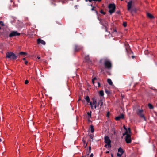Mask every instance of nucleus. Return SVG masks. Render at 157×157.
I'll use <instances>...</instances> for the list:
<instances>
[{
    "label": "nucleus",
    "instance_id": "26",
    "mask_svg": "<svg viewBox=\"0 0 157 157\" xmlns=\"http://www.w3.org/2000/svg\"><path fill=\"white\" fill-rule=\"evenodd\" d=\"M105 92L107 94H110V91L109 90H107L105 89Z\"/></svg>",
    "mask_w": 157,
    "mask_h": 157
},
{
    "label": "nucleus",
    "instance_id": "48",
    "mask_svg": "<svg viewBox=\"0 0 157 157\" xmlns=\"http://www.w3.org/2000/svg\"><path fill=\"white\" fill-rule=\"evenodd\" d=\"M107 144H105V146H104L105 147H106V148H107V147H108V146H107Z\"/></svg>",
    "mask_w": 157,
    "mask_h": 157
},
{
    "label": "nucleus",
    "instance_id": "61",
    "mask_svg": "<svg viewBox=\"0 0 157 157\" xmlns=\"http://www.w3.org/2000/svg\"><path fill=\"white\" fill-rule=\"evenodd\" d=\"M90 2H91L92 1V0H88Z\"/></svg>",
    "mask_w": 157,
    "mask_h": 157
},
{
    "label": "nucleus",
    "instance_id": "44",
    "mask_svg": "<svg viewBox=\"0 0 157 157\" xmlns=\"http://www.w3.org/2000/svg\"><path fill=\"white\" fill-rule=\"evenodd\" d=\"M91 152V150H90H90L89 151V152H88V153L87 154V155H89V154Z\"/></svg>",
    "mask_w": 157,
    "mask_h": 157
},
{
    "label": "nucleus",
    "instance_id": "29",
    "mask_svg": "<svg viewBox=\"0 0 157 157\" xmlns=\"http://www.w3.org/2000/svg\"><path fill=\"white\" fill-rule=\"evenodd\" d=\"M121 118H120V117H119V116H117V117H116L115 119V120H116V121H119L120 120Z\"/></svg>",
    "mask_w": 157,
    "mask_h": 157
},
{
    "label": "nucleus",
    "instance_id": "16",
    "mask_svg": "<svg viewBox=\"0 0 157 157\" xmlns=\"http://www.w3.org/2000/svg\"><path fill=\"white\" fill-rule=\"evenodd\" d=\"M118 152H119L121 154H123L124 152L123 149L121 147H119L118 149Z\"/></svg>",
    "mask_w": 157,
    "mask_h": 157
},
{
    "label": "nucleus",
    "instance_id": "21",
    "mask_svg": "<svg viewBox=\"0 0 157 157\" xmlns=\"http://www.w3.org/2000/svg\"><path fill=\"white\" fill-rule=\"evenodd\" d=\"M148 106L149 107V108L151 109H153L154 108L153 106L152 105H151L150 103H149L148 104Z\"/></svg>",
    "mask_w": 157,
    "mask_h": 157
},
{
    "label": "nucleus",
    "instance_id": "28",
    "mask_svg": "<svg viewBox=\"0 0 157 157\" xmlns=\"http://www.w3.org/2000/svg\"><path fill=\"white\" fill-rule=\"evenodd\" d=\"M120 118L121 119H124V115L123 114H121L119 116Z\"/></svg>",
    "mask_w": 157,
    "mask_h": 157
},
{
    "label": "nucleus",
    "instance_id": "59",
    "mask_svg": "<svg viewBox=\"0 0 157 157\" xmlns=\"http://www.w3.org/2000/svg\"><path fill=\"white\" fill-rule=\"evenodd\" d=\"M13 0H10V2H13Z\"/></svg>",
    "mask_w": 157,
    "mask_h": 157
},
{
    "label": "nucleus",
    "instance_id": "23",
    "mask_svg": "<svg viewBox=\"0 0 157 157\" xmlns=\"http://www.w3.org/2000/svg\"><path fill=\"white\" fill-rule=\"evenodd\" d=\"M99 93L100 95L101 96H103L104 95V92L103 90L100 91Z\"/></svg>",
    "mask_w": 157,
    "mask_h": 157
},
{
    "label": "nucleus",
    "instance_id": "8",
    "mask_svg": "<svg viewBox=\"0 0 157 157\" xmlns=\"http://www.w3.org/2000/svg\"><path fill=\"white\" fill-rule=\"evenodd\" d=\"M82 48L83 47L81 45L76 44L74 46V50L75 52H77L81 50Z\"/></svg>",
    "mask_w": 157,
    "mask_h": 157
},
{
    "label": "nucleus",
    "instance_id": "30",
    "mask_svg": "<svg viewBox=\"0 0 157 157\" xmlns=\"http://www.w3.org/2000/svg\"><path fill=\"white\" fill-rule=\"evenodd\" d=\"M123 25L124 27H126L127 26V23L125 22H124L123 24Z\"/></svg>",
    "mask_w": 157,
    "mask_h": 157
},
{
    "label": "nucleus",
    "instance_id": "20",
    "mask_svg": "<svg viewBox=\"0 0 157 157\" xmlns=\"http://www.w3.org/2000/svg\"><path fill=\"white\" fill-rule=\"evenodd\" d=\"M86 101L87 102V103H90V98L88 96H86L85 98Z\"/></svg>",
    "mask_w": 157,
    "mask_h": 157
},
{
    "label": "nucleus",
    "instance_id": "32",
    "mask_svg": "<svg viewBox=\"0 0 157 157\" xmlns=\"http://www.w3.org/2000/svg\"><path fill=\"white\" fill-rule=\"evenodd\" d=\"M128 134V131H126L123 134V136H124L125 135H127Z\"/></svg>",
    "mask_w": 157,
    "mask_h": 157
},
{
    "label": "nucleus",
    "instance_id": "64",
    "mask_svg": "<svg viewBox=\"0 0 157 157\" xmlns=\"http://www.w3.org/2000/svg\"><path fill=\"white\" fill-rule=\"evenodd\" d=\"M82 101V102H85V101H84V100H83V101Z\"/></svg>",
    "mask_w": 157,
    "mask_h": 157
},
{
    "label": "nucleus",
    "instance_id": "27",
    "mask_svg": "<svg viewBox=\"0 0 157 157\" xmlns=\"http://www.w3.org/2000/svg\"><path fill=\"white\" fill-rule=\"evenodd\" d=\"M113 32H116L117 33H119V32H117V30L116 29V27H114L113 28Z\"/></svg>",
    "mask_w": 157,
    "mask_h": 157
},
{
    "label": "nucleus",
    "instance_id": "58",
    "mask_svg": "<svg viewBox=\"0 0 157 157\" xmlns=\"http://www.w3.org/2000/svg\"><path fill=\"white\" fill-rule=\"evenodd\" d=\"M101 0H98V2H101Z\"/></svg>",
    "mask_w": 157,
    "mask_h": 157
},
{
    "label": "nucleus",
    "instance_id": "60",
    "mask_svg": "<svg viewBox=\"0 0 157 157\" xmlns=\"http://www.w3.org/2000/svg\"><path fill=\"white\" fill-rule=\"evenodd\" d=\"M103 71H104V70H103V69H101V71L102 72Z\"/></svg>",
    "mask_w": 157,
    "mask_h": 157
},
{
    "label": "nucleus",
    "instance_id": "19",
    "mask_svg": "<svg viewBox=\"0 0 157 157\" xmlns=\"http://www.w3.org/2000/svg\"><path fill=\"white\" fill-rule=\"evenodd\" d=\"M19 55H24L25 56H26V55H27V53L25 52H19V54L18 55V56H19Z\"/></svg>",
    "mask_w": 157,
    "mask_h": 157
},
{
    "label": "nucleus",
    "instance_id": "52",
    "mask_svg": "<svg viewBox=\"0 0 157 157\" xmlns=\"http://www.w3.org/2000/svg\"><path fill=\"white\" fill-rule=\"evenodd\" d=\"M131 57L133 59L134 58L135 56L133 55L131 56Z\"/></svg>",
    "mask_w": 157,
    "mask_h": 157
},
{
    "label": "nucleus",
    "instance_id": "38",
    "mask_svg": "<svg viewBox=\"0 0 157 157\" xmlns=\"http://www.w3.org/2000/svg\"><path fill=\"white\" fill-rule=\"evenodd\" d=\"M128 132H129V133H130L131 132V131H130V128H128Z\"/></svg>",
    "mask_w": 157,
    "mask_h": 157
},
{
    "label": "nucleus",
    "instance_id": "13",
    "mask_svg": "<svg viewBox=\"0 0 157 157\" xmlns=\"http://www.w3.org/2000/svg\"><path fill=\"white\" fill-rule=\"evenodd\" d=\"M132 1L131 0L129 1L127 4L128 10H129L132 7Z\"/></svg>",
    "mask_w": 157,
    "mask_h": 157
},
{
    "label": "nucleus",
    "instance_id": "14",
    "mask_svg": "<svg viewBox=\"0 0 157 157\" xmlns=\"http://www.w3.org/2000/svg\"><path fill=\"white\" fill-rule=\"evenodd\" d=\"M85 59L86 60V61L87 62L89 63L90 62L89 55H88L85 56Z\"/></svg>",
    "mask_w": 157,
    "mask_h": 157
},
{
    "label": "nucleus",
    "instance_id": "1",
    "mask_svg": "<svg viewBox=\"0 0 157 157\" xmlns=\"http://www.w3.org/2000/svg\"><path fill=\"white\" fill-rule=\"evenodd\" d=\"M17 56L12 52H8L6 54V57L11 60H14L17 58Z\"/></svg>",
    "mask_w": 157,
    "mask_h": 157
},
{
    "label": "nucleus",
    "instance_id": "12",
    "mask_svg": "<svg viewBox=\"0 0 157 157\" xmlns=\"http://www.w3.org/2000/svg\"><path fill=\"white\" fill-rule=\"evenodd\" d=\"M98 19L100 21V23L104 27L106 26L107 22L105 20L101 21L98 17Z\"/></svg>",
    "mask_w": 157,
    "mask_h": 157
},
{
    "label": "nucleus",
    "instance_id": "47",
    "mask_svg": "<svg viewBox=\"0 0 157 157\" xmlns=\"http://www.w3.org/2000/svg\"><path fill=\"white\" fill-rule=\"evenodd\" d=\"M28 63V62L27 61H25V63L26 64V65H27Z\"/></svg>",
    "mask_w": 157,
    "mask_h": 157
},
{
    "label": "nucleus",
    "instance_id": "34",
    "mask_svg": "<svg viewBox=\"0 0 157 157\" xmlns=\"http://www.w3.org/2000/svg\"><path fill=\"white\" fill-rule=\"evenodd\" d=\"M107 144L108 147H111V143H108Z\"/></svg>",
    "mask_w": 157,
    "mask_h": 157
},
{
    "label": "nucleus",
    "instance_id": "6",
    "mask_svg": "<svg viewBox=\"0 0 157 157\" xmlns=\"http://www.w3.org/2000/svg\"><path fill=\"white\" fill-rule=\"evenodd\" d=\"M20 33L17 32V31H13L11 32L9 35L10 37H12L16 36H19Z\"/></svg>",
    "mask_w": 157,
    "mask_h": 157
},
{
    "label": "nucleus",
    "instance_id": "10",
    "mask_svg": "<svg viewBox=\"0 0 157 157\" xmlns=\"http://www.w3.org/2000/svg\"><path fill=\"white\" fill-rule=\"evenodd\" d=\"M104 141L106 144L111 143V140L108 136H105L104 137Z\"/></svg>",
    "mask_w": 157,
    "mask_h": 157
},
{
    "label": "nucleus",
    "instance_id": "49",
    "mask_svg": "<svg viewBox=\"0 0 157 157\" xmlns=\"http://www.w3.org/2000/svg\"><path fill=\"white\" fill-rule=\"evenodd\" d=\"M94 7H93L92 8V9H91V10H94Z\"/></svg>",
    "mask_w": 157,
    "mask_h": 157
},
{
    "label": "nucleus",
    "instance_id": "51",
    "mask_svg": "<svg viewBox=\"0 0 157 157\" xmlns=\"http://www.w3.org/2000/svg\"><path fill=\"white\" fill-rule=\"evenodd\" d=\"M92 82L93 84H94L95 83L94 81L92 80Z\"/></svg>",
    "mask_w": 157,
    "mask_h": 157
},
{
    "label": "nucleus",
    "instance_id": "55",
    "mask_svg": "<svg viewBox=\"0 0 157 157\" xmlns=\"http://www.w3.org/2000/svg\"><path fill=\"white\" fill-rule=\"evenodd\" d=\"M37 58L38 59H40V57L37 56Z\"/></svg>",
    "mask_w": 157,
    "mask_h": 157
},
{
    "label": "nucleus",
    "instance_id": "36",
    "mask_svg": "<svg viewBox=\"0 0 157 157\" xmlns=\"http://www.w3.org/2000/svg\"><path fill=\"white\" fill-rule=\"evenodd\" d=\"M123 127H124V129L126 130V131H128L127 129V128H126L125 125H124L123 126Z\"/></svg>",
    "mask_w": 157,
    "mask_h": 157
},
{
    "label": "nucleus",
    "instance_id": "9",
    "mask_svg": "<svg viewBox=\"0 0 157 157\" xmlns=\"http://www.w3.org/2000/svg\"><path fill=\"white\" fill-rule=\"evenodd\" d=\"M92 100L93 101V102L92 103L91 102H90V105L91 109H93V105L96 104L97 101L96 99L94 98H93Z\"/></svg>",
    "mask_w": 157,
    "mask_h": 157
},
{
    "label": "nucleus",
    "instance_id": "56",
    "mask_svg": "<svg viewBox=\"0 0 157 157\" xmlns=\"http://www.w3.org/2000/svg\"><path fill=\"white\" fill-rule=\"evenodd\" d=\"M106 153H109V151H106Z\"/></svg>",
    "mask_w": 157,
    "mask_h": 157
},
{
    "label": "nucleus",
    "instance_id": "37",
    "mask_svg": "<svg viewBox=\"0 0 157 157\" xmlns=\"http://www.w3.org/2000/svg\"><path fill=\"white\" fill-rule=\"evenodd\" d=\"M92 80L95 81V80H97V78L96 77H94L92 79Z\"/></svg>",
    "mask_w": 157,
    "mask_h": 157
},
{
    "label": "nucleus",
    "instance_id": "18",
    "mask_svg": "<svg viewBox=\"0 0 157 157\" xmlns=\"http://www.w3.org/2000/svg\"><path fill=\"white\" fill-rule=\"evenodd\" d=\"M107 82L110 85H113V83L112 82L111 79L110 78H108L107 79Z\"/></svg>",
    "mask_w": 157,
    "mask_h": 157
},
{
    "label": "nucleus",
    "instance_id": "2",
    "mask_svg": "<svg viewBox=\"0 0 157 157\" xmlns=\"http://www.w3.org/2000/svg\"><path fill=\"white\" fill-rule=\"evenodd\" d=\"M104 65L105 68L110 69L111 68L112 65L111 62L109 60L105 59L104 62Z\"/></svg>",
    "mask_w": 157,
    "mask_h": 157
},
{
    "label": "nucleus",
    "instance_id": "62",
    "mask_svg": "<svg viewBox=\"0 0 157 157\" xmlns=\"http://www.w3.org/2000/svg\"><path fill=\"white\" fill-rule=\"evenodd\" d=\"M96 11V13L97 14V13H98V12H97V11Z\"/></svg>",
    "mask_w": 157,
    "mask_h": 157
},
{
    "label": "nucleus",
    "instance_id": "31",
    "mask_svg": "<svg viewBox=\"0 0 157 157\" xmlns=\"http://www.w3.org/2000/svg\"><path fill=\"white\" fill-rule=\"evenodd\" d=\"M101 13L103 14L104 15L105 14V13L102 10H101L100 11Z\"/></svg>",
    "mask_w": 157,
    "mask_h": 157
},
{
    "label": "nucleus",
    "instance_id": "46",
    "mask_svg": "<svg viewBox=\"0 0 157 157\" xmlns=\"http://www.w3.org/2000/svg\"><path fill=\"white\" fill-rule=\"evenodd\" d=\"M91 146H90L89 147V150H91Z\"/></svg>",
    "mask_w": 157,
    "mask_h": 157
},
{
    "label": "nucleus",
    "instance_id": "5",
    "mask_svg": "<svg viewBox=\"0 0 157 157\" xmlns=\"http://www.w3.org/2000/svg\"><path fill=\"white\" fill-rule=\"evenodd\" d=\"M124 46H125V50L126 52H127L128 54V56H129V57H130L129 55L132 53L133 54V52L130 48V46L127 43L125 44Z\"/></svg>",
    "mask_w": 157,
    "mask_h": 157
},
{
    "label": "nucleus",
    "instance_id": "15",
    "mask_svg": "<svg viewBox=\"0 0 157 157\" xmlns=\"http://www.w3.org/2000/svg\"><path fill=\"white\" fill-rule=\"evenodd\" d=\"M91 113L92 112L91 111L90 112H87V114L88 115L87 118L88 120L90 119V118L91 117Z\"/></svg>",
    "mask_w": 157,
    "mask_h": 157
},
{
    "label": "nucleus",
    "instance_id": "43",
    "mask_svg": "<svg viewBox=\"0 0 157 157\" xmlns=\"http://www.w3.org/2000/svg\"><path fill=\"white\" fill-rule=\"evenodd\" d=\"M105 29L106 31H107V27L106 26H105Z\"/></svg>",
    "mask_w": 157,
    "mask_h": 157
},
{
    "label": "nucleus",
    "instance_id": "11",
    "mask_svg": "<svg viewBox=\"0 0 157 157\" xmlns=\"http://www.w3.org/2000/svg\"><path fill=\"white\" fill-rule=\"evenodd\" d=\"M37 43L38 44H41L43 45H45V42L41 40L40 38H39L37 40Z\"/></svg>",
    "mask_w": 157,
    "mask_h": 157
},
{
    "label": "nucleus",
    "instance_id": "57",
    "mask_svg": "<svg viewBox=\"0 0 157 157\" xmlns=\"http://www.w3.org/2000/svg\"><path fill=\"white\" fill-rule=\"evenodd\" d=\"M111 157H113V154H111Z\"/></svg>",
    "mask_w": 157,
    "mask_h": 157
},
{
    "label": "nucleus",
    "instance_id": "7",
    "mask_svg": "<svg viewBox=\"0 0 157 157\" xmlns=\"http://www.w3.org/2000/svg\"><path fill=\"white\" fill-rule=\"evenodd\" d=\"M125 140L127 143L129 144L131 142V136L130 134H127L125 137Z\"/></svg>",
    "mask_w": 157,
    "mask_h": 157
},
{
    "label": "nucleus",
    "instance_id": "63",
    "mask_svg": "<svg viewBox=\"0 0 157 157\" xmlns=\"http://www.w3.org/2000/svg\"><path fill=\"white\" fill-rule=\"evenodd\" d=\"M98 0H94V1H98Z\"/></svg>",
    "mask_w": 157,
    "mask_h": 157
},
{
    "label": "nucleus",
    "instance_id": "54",
    "mask_svg": "<svg viewBox=\"0 0 157 157\" xmlns=\"http://www.w3.org/2000/svg\"><path fill=\"white\" fill-rule=\"evenodd\" d=\"M116 13H118V14H119V13H120V12L119 11H117V12H116Z\"/></svg>",
    "mask_w": 157,
    "mask_h": 157
},
{
    "label": "nucleus",
    "instance_id": "25",
    "mask_svg": "<svg viewBox=\"0 0 157 157\" xmlns=\"http://www.w3.org/2000/svg\"><path fill=\"white\" fill-rule=\"evenodd\" d=\"M4 25V24L2 21H0V26H3ZM1 29V27L0 26V29Z\"/></svg>",
    "mask_w": 157,
    "mask_h": 157
},
{
    "label": "nucleus",
    "instance_id": "33",
    "mask_svg": "<svg viewBox=\"0 0 157 157\" xmlns=\"http://www.w3.org/2000/svg\"><path fill=\"white\" fill-rule=\"evenodd\" d=\"M122 155V154H121V153L120 154L119 153H117V156L119 157H121V156Z\"/></svg>",
    "mask_w": 157,
    "mask_h": 157
},
{
    "label": "nucleus",
    "instance_id": "53",
    "mask_svg": "<svg viewBox=\"0 0 157 157\" xmlns=\"http://www.w3.org/2000/svg\"><path fill=\"white\" fill-rule=\"evenodd\" d=\"M26 59V58H23L22 59V60H25Z\"/></svg>",
    "mask_w": 157,
    "mask_h": 157
},
{
    "label": "nucleus",
    "instance_id": "40",
    "mask_svg": "<svg viewBox=\"0 0 157 157\" xmlns=\"http://www.w3.org/2000/svg\"><path fill=\"white\" fill-rule=\"evenodd\" d=\"M90 136L91 139H93V136H91V135H90Z\"/></svg>",
    "mask_w": 157,
    "mask_h": 157
},
{
    "label": "nucleus",
    "instance_id": "45",
    "mask_svg": "<svg viewBox=\"0 0 157 157\" xmlns=\"http://www.w3.org/2000/svg\"><path fill=\"white\" fill-rule=\"evenodd\" d=\"M93 156H94L93 154L91 153L90 155V157H93Z\"/></svg>",
    "mask_w": 157,
    "mask_h": 157
},
{
    "label": "nucleus",
    "instance_id": "39",
    "mask_svg": "<svg viewBox=\"0 0 157 157\" xmlns=\"http://www.w3.org/2000/svg\"><path fill=\"white\" fill-rule=\"evenodd\" d=\"M95 105L93 106V108H94L95 109H96L97 107L96 105Z\"/></svg>",
    "mask_w": 157,
    "mask_h": 157
},
{
    "label": "nucleus",
    "instance_id": "41",
    "mask_svg": "<svg viewBox=\"0 0 157 157\" xmlns=\"http://www.w3.org/2000/svg\"><path fill=\"white\" fill-rule=\"evenodd\" d=\"M98 87H100V83L99 82H98Z\"/></svg>",
    "mask_w": 157,
    "mask_h": 157
},
{
    "label": "nucleus",
    "instance_id": "50",
    "mask_svg": "<svg viewBox=\"0 0 157 157\" xmlns=\"http://www.w3.org/2000/svg\"><path fill=\"white\" fill-rule=\"evenodd\" d=\"M77 6H78V5H75V9H76Z\"/></svg>",
    "mask_w": 157,
    "mask_h": 157
},
{
    "label": "nucleus",
    "instance_id": "17",
    "mask_svg": "<svg viewBox=\"0 0 157 157\" xmlns=\"http://www.w3.org/2000/svg\"><path fill=\"white\" fill-rule=\"evenodd\" d=\"M147 17L150 19H153L154 18V16L151 14L147 13Z\"/></svg>",
    "mask_w": 157,
    "mask_h": 157
},
{
    "label": "nucleus",
    "instance_id": "42",
    "mask_svg": "<svg viewBox=\"0 0 157 157\" xmlns=\"http://www.w3.org/2000/svg\"><path fill=\"white\" fill-rule=\"evenodd\" d=\"M99 105H100V103L99 101L98 102L97 105V107H99Z\"/></svg>",
    "mask_w": 157,
    "mask_h": 157
},
{
    "label": "nucleus",
    "instance_id": "4",
    "mask_svg": "<svg viewBox=\"0 0 157 157\" xmlns=\"http://www.w3.org/2000/svg\"><path fill=\"white\" fill-rule=\"evenodd\" d=\"M143 110L142 109H138L136 110L137 114L141 118H143L144 121H146V118L143 114Z\"/></svg>",
    "mask_w": 157,
    "mask_h": 157
},
{
    "label": "nucleus",
    "instance_id": "24",
    "mask_svg": "<svg viewBox=\"0 0 157 157\" xmlns=\"http://www.w3.org/2000/svg\"><path fill=\"white\" fill-rule=\"evenodd\" d=\"M90 129H91V131L92 133H93L94 131V127L92 125H90Z\"/></svg>",
    "mask_w": 157,
    "mask_h": 157
},
{
    "label": "nucleus",
    "instance_id": "22",
    "mask_svg": "<svg viewBox=\"0 0 157 157\" xmlns=\"http://www.w3.org/2000/svg\"><path fill=\"white\" fill-rule=\"evenodd\" d=\"M99 102H100V108H101L102 105H103V99H101L99 100Z\"/></svg>",
    "mask_w": 157,
    "mask_h": 157
},
{
    "label": "nucleus",
    "instance_id": "3",
    "mask_svg": "<svg viewBox=\"0 0 157 157\" xmlns=\"http://www.w3.org/2000/svg\"><path fill=\"white\" fill-rule=\"evenodd\" d=\"M108 8L109 9V12L110 14H112L115 11L116 9L115 5L114 4H110L109 5Z\"/></svg>",
    "mask_w": 157,
    "mask_h": 157
},
{
    "label": "nucleus",
    "instance_id": "35",
    "mask_svg": "<svg viewBox=\"0 0 157 157\" xmlns=\"http://www.w3.org/2000/svg\"><path fill=\"white\" fill-rule=\"evenodd\" d=\"M28 83H29V81L27 80H26L25 82V84H27Z\"/></svg>",
    "mask_w": 157,
    "mask_h": 157
}]
</instances>
